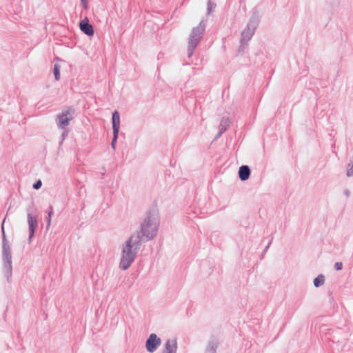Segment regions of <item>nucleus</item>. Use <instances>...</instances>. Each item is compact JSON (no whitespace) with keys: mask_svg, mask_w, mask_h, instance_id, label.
Returning a JSON list of instances; mask_svg holds the SVG:
<instances>
[{"mask_svg":"<svg viewBox=\"0 0 353 353\" xmlns=\"http://www.w3.org/2000/svg\"><path fill=\"white\" fill-rule=\"evenodd\" d=\"M132 239L133 236L126 241L122 250L120 267L124 270H127L130 266L135 258V253L132 251Z\"/></svg>","mask_w":353,"mask_h":353,"instance_id":"f257e3e1","label":"nucleus"},{"mask_svg":"<svg viewBox=\"0 0 353 353\" xmlns=\"http://www.w3.org/2000/svg\"><path fill=\"white\" fill-rule=\"evenodd\" d=\"M205 26L201 23L196 28L192 29V32L188 38V57H191L194 49L199 43L202 35L204 32Z\"/></svg>","mask_w":353,"mask_h":353,"instance_id":"f03ea898","label":"nucleus"},{"mask_svg":"<svg viewBox=\"0 0 353 353\" xmlns=\"http://www.w3.org/2000/svg\"><path fill=\"white\" fill-rule=\"evenodd\" d=\"M157 225L158 222L154 216H148L141 227V233L143 237H145L143 240H148L155 236L157 230Z\"/></svg>","mask_w":353,"mask_h":353,"instance_id":"7ed1b4c3","label":"nucleus"},{"mask_svg":"<svg viewBox=\"0 0 353 353\" xmlns=\"http://www.w3.org/2000/svg\"><path fill=\"white\" fill-rule=\"evenodd\" d=\"M161 343V339L157 334H151L146 341V349L149 352H154Z\"/></svg>","mask_w":353,"mask_h":353,"instance_id":"20e7f679","label":"nucleus"},{"mask_svg":"<svg viewBox=\"0 0 353 353\" xmlns=\"http://www.w3.org/2000/svg\"><path fill=\"white\" fill-rule=\"evenodd\" d=\"M72 119L70 110H68L63 111L58 117V126L61 128H64L69 124V122Z\"/></svg>","mask_w":353,"mask_h":353,"instance_id":"39448f33","label":"nucleus"},{"mask_svg":"<svg viewBox=\"0 0 353 353\" xmlns=\"http://www.w3.org/2000/svg\"><path fill=\"white\" fill-rule=\"evenodd\" d=\"M80 30L88 36H92L94 33L93 27L89 23V20L87 17L84 18L79 24Z\"/></svg>","mask_w":353,"mask_h":353,"instance_id":"423d86ee","label":"nucleus"},{"mask_svg":"<svg viewBox=\"0 0 353 353\" xmlns=\"http://www.w3.org/2000/svg\"><path fill=\"white\" fill-rule=\"evenodd\" d=\"M120 125V117L117 111H115L112 114V127L114 134V138L117 139Z\"/></svg>","mask_w":353,"mask_h":353,"instance_id":"0eeeda50","label":"nucleus"},{"mask_svg":"<svg viewBox=\"0 0 353 353\" xmlns=\"http://www.w3.org/2000/svg\"><path fill=\"white\" fill-rule=\"evenodd\" d=\"M28 223L29 225V230H30V239H31L34 234V230L37 227V219L31 214H28Z\"/></svg>","mask_w":353,"mask_h":353,"instance_id":"6e6552de","label":"nucleus"},{"mask_svg":"<svg viewBox=\"0 0 353 353\" xmlns=\"http://www.w3.org/2000/svg\"><path fill=\"white\" fill-rule=\"evenodd\" d=\"M176 341L175 339L168 340L165 343V348L163 353H176Z\"/></svg>","mask_w":353,"mask_h":353,"instance_id":"1a4fd4ad","label":"nucleus"},{"mask_svg":"<svg viewBox=\"0 0 353 353\" xmlns=\"http://www.w3.org/2000/svg\"><path fill=\"white\" fill-rule=\"evenodd\" d=\"M250 174V168H248V166L242 165L241 167H240L239 170V178L242 181L247 180L249 178Z\"/></svg>","mask_w":353,"mask_h":353,"instance_id":"9d476101","label":"nucleus"},{"mask_svg":"<svg viewBox=\"0 0 353 353\" xmlns=\"http://www.w3.org/2000/svg\"><path fill=\"white\" fill-rule=\"evenodd\" d=\"M325 279L323 275L318 276L314 281V284L316 287H319L324 283Z\"/></svg>","mask_w":353,"mask_h":353,"instance_id":"9b49d317","label":"nucleus"},{"mask_svg":"<svg viewBox=\"0 0 353 353\" xmlns=\"http://www.w3.org/2000/svg\"><path fill=\"white\" fill-rule=\"evenodd\" d=\"M54 74L55 79L59 81L60 79V65L56 63L54 66Z\"/></svg>","mask_w":353,"mask_h":353,"instance_id":"f8f14e48","label":"nucleus"},{"mask_svg":"<svg viewBox=\"0 0 353 353\" xmlns=\"http://www.w3.org/2000/svg\"><path fill=\"white\" fill-rule=\"evenodd\" d=\"M342 267H343V264L341 262H336L335 264H334V268L336 270H340L342 269Z\"/></svg>","mask_w":353,"mask_h":353,"instance_id":"ddd939ff","label":"nucleus"},{"mask_svg":"<svg viewBox=\"0 0 353 353\" xmlns=\"http://www.w3.org/2000/svg\"><path fill=\"white\" fill-rule=\"evenodd\" d=\"M33 186L35 189H39L41 186V181H38Z\"/></svg>","mask_w":353,"mask_h":353,"instance_id":"4468645a","label":"nucleus"},{"mask_svg":"<svg viewBox=\"0 0 353 353\" xmlns=\"http://www.w3.org/2000/svg\"><path fill=\"white\" fill-rule=\"evenodd\" d=\"M52 214V212L51 211V212H49V214H48V216H49L48 225H50V221H51V219H50V217H51Z\"/></svg>","mask_w":353,"mask_h":353,"instance_id":"2eb2a0df","label":"nucleus"},{"mask_svg":"<svg viewBox=\"0 0 353 353\" xmlns=\"http://www.w3.org/2000/svg\"><path fill=\"white\" fill-rule=\"evenodd\" d=\"M116 140H117V139H115V138L114 137V139H113V140H112V148H115V142H116Z\"/></svg>","mask_w":353,"mask_h":353,"instance_id":"dca6fc26","label":"nucleus"},{"mask_svg":"<svg viewBox=\"0 0 353 353\" xmlns=\"http://www.w3.org/2000/svg\"><path fill=\"white\" fill-rule=\"evenodd\" d=\"M81 2L83 3V6L86 8H87V4L85 3V0H81Z\"/></svg>","mask_w":353,"mask_h":353,"instance_id":"f3484780","label":"nucleus"},{"mask_svg":"<svg viewBox=\"0 0 353 353\" xmlns=\"http://www.w3.org/2000/svg\"><path fill=\"white\" fill-rule=\"evenodd\" d=\"M3 230H4V228H3V225H2V230L3 231Z\"/></svg>","mask_w":353,"mask_h":353,"instance_id":"a211bd4d","label":"nucleus"}]
</instances>
